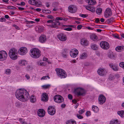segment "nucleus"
Returning <instances> with one entry per match:
<instances>
[{
    "label": "nucleus",
    "mask_w": 124,
    "mask_h": 124,
    "mask_svg": "<svg viewBox=\"0 0 124 124\" xmlns=\"http://www.w3.org/2000/svg\"><path fill=\"white\" fill-rule=\"evenodd\" d=\"M16 98L18 100L23 102L28 100L30 98L28 93L25 90L19 89L17 90L16 93Z\"/></svg>",
    "instance_id": "f257e3e1"
},
{
    "label": "nucleus",
    "mask_w": 124,
    "mask_h": 124,
    "mask_svg": "<svg viewBox=\"0 0 124 124\" xmlns=\"http://www.w3.org/2000/svg\"><path fill=\"white\" fill-rule=\"evenodd\" d=\"M30 54L31 56L34 58H38L40 55V52L39 49L35 48L31 49V50Z\"/></svg>",
    "instance_id": "f03ea898"
},
{
    "label": "nucleus",
    "mask_w": 124,
    "mask_h": 124,
    "mask_svg": "<svg viewBox=\"0 0 124 124\" xmlns=\"http://www.w3.org/2000/svg\"><path fill=\"white\" fill-rule=\"evenodd\" d=\"M57 74L58 77L61 78H64L67 77V74L65 71L61 69L57 68L55 69Z\"/></svg>",
    "instance_id": "7ed1b4c3"
},
{
    "label": "nucleus",
    "mask_w": 124,
    "mask_h": 124,
    "mask_svg": "<svg viewBox=\"0 0 124 124\" xmlns=\"http://www.w3.org/2000/svg\"><path fill=\"white\" fill-rule=\"evenodd\" d=\"M17 51L14 48L11 49L9 51V55L10 58L12 59L15 60L17 58Z\"/></svg>",
    "instance_id": "20e7f679"
},
{
    "label": "nucleus",
    "mask_w": 124,
    "mask_h": 124,
    "mask_svg": "<svg viewBox=\"0 0 124 124\" xmlns=\"http://www.w3.org/2000/svg\"><path fill=\"white\" fill-rule=\"evenodd\" d=\"M74 93L77 96H79L83 95L85 93V91L83 88L79 87L74 89Z\"/></svg>",
    "instance_id": "39448f33"
},
{
    "label": "nucleus",
    "mask_w": 124,
    "mask_h": 124,
    "mask_svg": "<svg viewBox=\"0 0 124 124\" xmlns=\"http://www.w3.org/2000/svg\"><path fill=\"white\" fill-rule=\"evenodd\" d=\"M28 3L31 5H35L38 7H40L42 5L41 2L39 0H29Z\"/></svg>",
    "instance_id": "423d86ee"
},
{
    "label": "nucleus",
    "mask_w": 124,
    "mask_h": 124,
    "mask_svg": "<svg viewBox=\"0 0 124 124\" xmlns=\"http://www.w3.org/2000/svg\"><path fill=\"white\" fill-rule=\"evenodd\" d=\"M54 100L55 102L58 103H61L64 101L62 97L59 95H55L54 97Z\"/></svg>",
    "instance_id": "0eeeda50"
},
{
    "label": "nucleus",
    "mask_w": 124,
    "mask_h": 124,
    "mask_svg": "<svg viewBox=\"0 0 124 124\" xmlns=\"http://www.w3.org/2000/svg\"><path fill=\"white\" fill-rule=\"evenodd\" d=\"M100 45L101 48L104 49H108L109 47V43L105 41H101L100 43Z\"/></svg>",
    "instance_id": "6e6552de"
},
{
    "label": "nucleus",
    "mask_w": 124,
    "mask_h": 124,
    "mask_svg": "<svg viewBox=\"0 0 124 124\" xmlns=\"http://www.w3.org/2000/svg\"><path fill=\"white\" fill-rule=\"evenodd\" d=\"M7 56V53L4 51H0V59L1 60H5Z\"/></svg>",
    "instance_id": "1a4fd4ad"
},
{
    "label": "nucleus",
    "mask_w": 124,
    "mask_h": 124,
    "mask_svg": "<svg viewBox=\"0 0 124 124\" xmlns=\"http://www.w3.org/2000/svg\"><path fill=\"white\" fill-rule=\"evenodd\" d=\"M97 73L99 75L104 76L106 75L107 72L105 69L100 68L98 70Z\"/></svg>",
    "instance_id": "9d476101"
},
{
    "label": "nucleus",
    "mask_w": 124,
    "mask_h": 124,
    "mask_svg": "<svg viewBox=\"0 0 124 124\" xmlns=\"http://www.w3.org/2000/svg\"><path fill=\"white\" fill-rule=\"evenodd\" d=\"M47 111L49 114L51 115H53L55 114L56 110L53 107L51 106L48 107Z\"/></svg>",
    "instance_id": "9b49d317"
},
{
    "label": "nucleus",
    "mask_w": 124,
    "mask_h": 124,
    "mask_svg": "<svg viewBox=\"0 0 124 124\" xmlns=\"http://www.w3.org/2000/svg\"><path fill=\"white\" fill-rule=\"evenodd\" d=\"M28 50L25 47H21L18 51L19 54L23 55L25 54L27 52Z\"/></svg>",
    "instance_id": "f8f14e48"
},
{
    "label": "nucleus",
    "mask_w": 124,
    "mask_h": 124,
    "mask_svg": "<svg viewBox=\"0 0 124 124\" xmlns=\"http://www.w3.org/2000/svg\"><path fill=\"white\" fill-rule=\"evenodd\" d=\"M69 11L71 13H74L77 10V8L76 6L74 5H71L68 7Z\"/></svg>",
    "instance_id": "ddd939ff"
},
{
    "label": "nucleus",
    "mask_w": 124,
    "mask_h": 124,
    "mask_svg": "<svg viewBox=\"0 0 124 124\" xmlns=\"http://www.w3.org/2000/svg\"><path fill=\"white\" fill-rule=\"evenodd\" d=\"M78 50L76 49H73L71 50L70 54L71 57H76L77 55L78 54Z\"/></svg>",
    "instance_id": "4468645a"
},
{
    "label": "nucleus",
    "mask_w": 124,
    "mask_h": 124,
    "mask_svg": "<svg viewBox=\"0 0 124 124\" xmlns=\"http://www.w3.org/2000/svg\"><path fill=\"white\" fill-rule=\"evenodd\" d=\"M105 16L106 18H108L111 16L112 14V12L110 9L107 8L105 12Z\"/></svg>",
    "instance_id": "2eb2a0df"
},
{
    "label": "nucleus",
    "mask_w": 124,
    "mask_h": 124,
    "mask_svg": "<svg viewBox=\"0 0 124 124\" xmlns=\"http://www.w3.org/2000/svg\"><path fill=\"white\" fill-rule=\"evenodd\" d=\"M58 39L61 41H65L67 39L66 36L62 33H59L58 35Z\"/></svg>",
    "instance_id": "dca6fc26"
},
{
    "label": "nucleus",
    "mask_w": 124,
    "mask_h": 124,
    "mask_svg": "<svg viewBox=\"0 0 124 124\" xmlns=\"http://www.w3.org/2000/svg\"><path fill=\"white\" fill-rule=\"evenodd\" d=\"M99 103L100 104H102L106 101V98L103 95H100L98 98Z\"/></svg>",
    "instance_id": "f3484780"
},
{
    "label": "nucleus",
    "mask_w": 124,
    "mask_h": 124,
    "mask_svg": "<svg viewBox=\"0 0 124 124\" xmlns=\"http://www.w3.org/2000/svg\"><path fill=\"white\" fill-rule=\"evenodd\" d=\"M45 110L42 109H40L38 111V116L41 117H43L45 115Z\"/></svg>",
    "instance_id": "a211bd4d"
},
{
    "label": "nucleus",
    "mask_w": 124,
    "mask_h": 124,
    "mask_svg": "<svg viewBox=\"0 0 124 124\" xmlns=\"http://www.w3.org/2000/svg\"><path fill=\"white\" fill-rule=\"evenodd\" d=\"M46 40V36L45 35H41L39 37V41L41 43H44Z\"/></svg>",
    "instance_id": "6ab92c4d"
},
{
    "label": "nucleus",
    "mask_w": 124,
    "mask_h": 124,
    "mask_svg": "<svg viewBox=\"0 0 124 124\" xmlns=\"http://www.w3.org/2000/svg\"><path fill=\"white\" fill-rule=\"evenodd\" d=\"M48 95L45 93H43L42 94L41 100L42 101H47L48 100Z\"/></svg>",
    "instance_id": "aec40b11"
},
{
    "label": "nucleus",
    "mask_w": 124,
    "mask_h": 124,
    "mask_svg": "<svg viewBox=\"0 0 124 124\" xmlns=\"http://www.w3.org/2000/svg\"><path fill=\"white\" fill-rule=\"evenodd\" d=\"M109 66L114 71H117L118 70V66L112 63L109 64Z\"/></svg>",
    "instance_id": "412c9836"
},
{
    "label": "nucleus",
    "mask_w": 124,
    "mask_h": 124,
    "mask_svg": "<svg viewBox=\"0 0 124 124\" xmlns=\"http://www.w3.org/2000/svg\"><path fill=\"white\" fill-rule=\"evenodd\" d=\"M81 43L82 45L85 46L88 45V41L86 39H81Z\"/></svg>",
    "instance_id": "4be33fe9"
},
{
    "label": "nucleus",
    "mask_w": 124,
    "mask_h": 124,
    "mask_svg": "<svg viewBox=\"0 0 124 124\" xmlns=\"http://www.w3.org/2000/svg\"><path fill=\"white\" fill-rule=\"evenodd\" d=\"M85 8L86 9L92 12H95V8L93 7L87 6H85Z\"/></svg>",
    "instance_id": "5701e85b"
},
{
    "label": "nucleus",
    "mask_w": 124,
    "mask_h": 124,
    "mask_svg": "<svg viewBox=\"0 0 124 124\" xmlns=\"http://www.w3.org/2000/svg\"><path fill=\"white\" fill-rule=\"evenodd\" d=\"M27 63V62L23 60H20L19 62V65L22 66H25Z\"/></svg>",
    "instance_id": "b1692460"
},
{
    "label": "nucleus",
    "mask_w": 124,
    "mask_h": 124,
    "mask_svg": "<svg viewBox=\"0 0 124 124\" xmlns=\"http://www.w3.org/2000/svg\"><path fill=\"white\" fill-rule=\"evenodd\" d=\"M115 50L118 52H121L124 49V46H118L115 48Z\"/></svg>",
    "instance_id": "393cba45"
},
{
    "label": "nucleus",
    "mask_w": 124,
    "mask_h": 124,
    "mask_svg": "<svg viewBox=\"0 0 124 124\" xmlns=\"http://www.w3.org/2000/svg\"><path fill=\"white\" fill-rule=\"evenodd\" d=\"M87 57V54L85 53H82L80 55V58L81 59H85Z\"/></svg>",
    "instance_id": "a878e982"
},
{
    "label": "nucleus",
    "mask_w": 124,
    "mask_h": 124,
    "mask_svg": "<svg viewBox=\"0 0 124 124\" xmlns=\"http://www.w3.org/2000/svg\"><path fill=\"white\" fill-rule=\"evenodd\" d=\"M90 37L91 39L94 41H97L98 39L97 36L94 34L90 35Z\"/></svg>",
    "instance_id": "bb28decb"
},
{
    "label": "nucleus",
    "mask_w": 124,
    "mask_h": 124,
    "mask_svg": "<svg viewBox=\"0 0 124 124\" xmlns=\"http://www.w3.org/2000/svg\"><path fill=\"white\" fill-rule=\"evenodd\" d=\"M67 50L66 49H64L63 50L62 52V56L64 58H66L67 57Z\"/></svg>",
    "instance_id": "cd10ccee"
},
{
    "label": "nucleus",
    "mask_w": 124,
    "mask_h": 124,
    "mask_svg": "<svg viewBox=\"0 0 124 124\" xmlns=\"http://www.w3.org/2000/svg\"><path fill=\"white\" fill-rule=\"evenodd\" d=\"M59 24L56 23L55 22H53L52 24L50 25V27L53 28H58V26Z\"/></svg>",
    "instance_id": "c85d7f7f"
},
{
    "label": "nucleus",
    "mask_w": 124,
    "mask_h": 124,
    "mask_svg": "<svg viewBox=\"0 0 124 124\" xmlns=\"http://www.w3.org/2000/svg\"><path fill=\"white\" fill-rule=\"evenodd\" d=\"M44 29L43 27L41 26H39L38 28H36V31L39 33H41L43 31Z\"/></svg>",
    "instance_id": "c756f323"
},
{
    "label": "nucleus",
    "mask_w": 124,
    "mask_h": 124,
    "mask_svg": "<svg viewBox=\"0 0 124 124\" xmlns=\"http://www.w3.org/2000/svg\"><path fill=\"white\" fill-rule=\"evenodd\" d=\"M86 2L88 3L89 5H94L96 3L95 1H93V0H89L88 1H86Z\"/></svg>",
    "instance_id": "7c9ffc66"
},
{
    "label": "nucleus",
    "mask_w": 124,
    "mask_h": 124,
    "mask_svg": "<svg viewBox=\"0 0 124 124\" xmlns=\"http://www.w3.org/2000/svg\"><path fill=\"white\" fill-rule=\"evenodd\" d=\"M120 124L117 119L111 121L110 123V124Z\"/></svg>",
    "instance_id": "2f4dec72"
},
{
    "label": "nucleus",
    "mask_w": 124,
    "mask_h": 124,
    "mask_svg": "<svg viewBox=\"0 0 124 124\" xmlns=\"http://www.w3.org/2000/svg\"><path fill=\"white\" fill-rule=\"evenodd\" d=\"M66 124H76L75 121L72 120H70L67 121L66 122Z\"/></svg>",
    "instance_id": "473e14b6"
},
{
    "label": "nucleus",
    "mask_w": 124,
    "mask_h": 124,
    "mask_svg": "<svg viewBox=\"0 0 124 124\" xmlns=\"http://www.w3.org/2000/svg\"><path fill=\"white\" fill-rule=\"evenodd\" d=\"M92 108L93 111L95 112H97L98 111L99 109L98 107L96 106H93Z\"/></svg>",
    "instance_id": "72a5a7b5"
},
{
    "label": "nucleus",
    "mask_w": 124,
    "mask_h": 124,
    "mask_svg": "<svg viewBox=\"0 0 124 124\" xmlns=\"http://www.w3.org/2000/svg\"><path fill=\"white\" fill-rule=\"evenodd\" d=\"M91 48L93 50H97L98 49V46L95 44H93L91 45Z\"/></svg>",
    "instance_id": "f704fd0d"
},
{
    "label": "nucleus",
    "mask_w": 124,
    "mask_h": 124,
    "mask_svg": "<svg viewBox=\"0 0 124 124\" xmlns=\"http://www.w3.org/2000/svg\"><path fill=\"white\" fill-rule=\"evenodd\" d=\"M102 9L100 8H98L96 10V13L98 15H100L102 13Z\"/></svg>",
    "instance_id": "c9c22d12"
},
{
    "label": "nucleus",
    "mask_w": 124,
    "mask_h": 124,
    "mask_svg": "<svg viewBox=\"0 0 124 124\" xmlns=\"http://www.w3.org/2000/svg\"><path fill=\"white\" fill-rule=\"evenodd\" d=\"M11 73V70L9 69H6L5 71V74L7 75H10Z\"/></svg>",
    "instance_id": "e433bc0d"
},
{
    "label": "nucleus",
    "mask_w": 124,
    "mask_h": 124,
    "mask_svg": "<svg viewBox=\"0 0 124 124\" xmlns=\"http://www.w3.org/2000/svg\"><path fill=\"white\" fill-rule=\"evenodd\" d=\"M30 101L31 102H34L36 101L35 97L32 95L30 97Z\"/></svg>",
    "instance_id": "4c0bfd02"
},
{
    "label": "nucleus",
    "mask_w": 124,
    "mask_h": 124,
    "mask_svg": "<svg viewBox=\"0 0 124 124\" xmlns=\"http://www.w3.org/2000/svg\"><path fill=\"white\" fill-rule=\"evenodd\" d=\"M114 18L112 17L109 19H108L106 21V22L108 23H110L113 22L114 21Z\"/></svg>",
    "instance_id": "58836bf2"
},
{
    "label": "nucleus",
    "mask_w": 124,
    "mask_h": 124,
    "mask_svg": "<svg viewBox=\"0 0 124 124\" xmlns=\"http://www.w3.org/2000/svg\"><path fill=\"white\" fill-rule=\"evenodd\" d=\"M124 113V111L123 110L118 111L117 112V113L119 116H120L122 117H123V115Z\"/></svg>",
    "instance_id": "ea45409f"
},
{
    "label": "nucleus",
    "mask_w": 124,
    "mask_h": 124,
    "mask_svg": "<svg viewBox=\"0 0 124 124\" xmlns=\"http://www.w3.org/2000/svg\"><path fill=\"white\" fill-rule=\"evenodd\" d=\"M42 12L45 14H50L51 13L50 11L47 10H43Z\"/></svg>",
    "instance_id": "a19ab883"
},
{
    "label": "nucleus",
    "mask_w": 124,
    "mask_h": 124,
    "mask_svg": "<svg viewBox=\"0 0 124 124\" xmlns=\"http://www.w3.org/2000/svg\"><path fill=\"white\" fill-rule=\"evenodd\" d=\"M59 5V4L57 2H54L53 4V6L54 8H57Z\"/></svg>",
    "instance_id": "79ce46f5"
},
{
    "label": "nucleus",
    "mask_w": 124,
    "mask_h": 124,
    "mask_svg": "<svg viewBox=\"0 0 124 124\" xmlns=\"http://www.w3.org/2000/svg\"><path fill=\"white\" fill-rule=\"evenodd\" d=\"M119 66L122 68L124 69V62H120L119 64Z\"/></svg>",
    "instance_id": "37998d69"
},
{
    "label": "nucleus",
    "mask_w": 124,
    "mask_h": 124,
    "mask_svg": "<svg viewBox=\"0 0 124 124\" xmlns=\"http://www.w3.org/2000/svg\"><path fill=\"white\" fill-rule=\"evenodd\" d=\"M7 8L8 9H15L16 8L15 7L12 6H9Z\"/></svg>",
    "instance_id": "c03bdc74"
},
{
    "label": "nucleus",
    "mask_w": 124,
    "mask_h": 124,
    "mask_svg": "<svg viewBox=\"0 0 124 124\" xmlns=\"http://www.w3.org/2000/svg\"><path fill=\"white\" fill-rule=\"evenodd\" d=\"M50 87V85H43L42 86V87L43 88L45 89H47L49 88Z\"/></svg>",
    "instance_id": "a18cd8bd"
},
{
    "label": "nucleus",
    "mask_w": 124,
    "mask_h": 124,
    "mask_svg": "<svg viewBox=\"0 0 124 124\" xmlns=\"http://www.w3.org/2000/svg\"><path fill=\"white\" fill-rule=\"evenodd\" d=\"M79 16L83 17V18H85L87 17L88 16L86 14H80L79 15Z\"/></svg>",
    "instance_id": "49530a36"
},
{
    "label": "nucleus",
    "mask_w": 124,
    "mask_h": 124,
    "mask_svg": "<svg viewBox=\"0 0 124 124\" xmlns=\"http://www.w3.org/2000/svg\"><path fill=\"white\" fill-rule=\"evenodd\" d=\"M47 18H48L52 19L53 20H54V17H53L51 15H49L47 16Z\"/></svg>",
    "instance_id": "de8ad7c7"
},
{
    "label": "nucleus",
    "mask_w": 124,
    "mask_h": 124,
    "mask_svg": "<svg viewBox=\"0 0 124 124\" xmlns=\"http://www.w3.org/2000/svg\"><path fill=\"white\" fill-rule=\"evenodd\" d=\"M19 121L21 122V123L23 124H27V123L24 121V120H22L21 118H20Z\"/></svg>",
    "instance_id": "09e8293b"
},
{
    "label": "nucleus",
    "mask_w": 124,
    "mask_h": 124,
    "mask_svg": "<svg viewBox=\"0 0 124 124\" xmlns=\"http://www.w3.org/2000/svg\"><path fill=\"white\" fill-rule=\"evenodd\" d=\"M114 78V76L112 74H110L109 76V79L110 80H112Z\"/></svg>",
    "instance_id": "8fccbe9b"
},
{
    "label": "nucleus",
    "mask_w": 124,
    "mask_h": 124,
    "mask_svg": "<svg viewBox=\"0 0 124 124\" xmlns=\"http://www.w3.org/2000/svg\"><path fill=\"white\" fill-rule=\"evenodd\" d=\"M85 111V110L84 109L79 111L78 113L79 114L81 115L83 114Z\"/></svg>",
    "instance_id": "3c124183"
},
{
    "label": "nucleus",
    "mask_w": 124,
    "mask_h": 124,
    "mask_svg": "<svg viewBox=\"0 0 124 124\" xmlns=\"http://www.w3.org/2000/svg\"><path fill=\"white\" fill-rule=\"evenodd\" d=\"M15 105L18 107H20L21 105V104L20 103L17 102L15 103Z\"/></svg>",
    "instance_id": "603ef678"
},
{
    "label": "nucleus",
    "mask_w": 124,
    "mask_h": 124,
    "mask_svg": "<svg viewBox=\"0 0 124 124\" xmlns=\"http://www.w3.org/2000/svg\"><path fill=\"white\" fill-rule=\"evenodd\" d=\"M37 64L39 65H40V66H43V63L41 60L40 61L38 62Z\"/></svg>",
    "instance_id": "864d4df0"
},
{
    "label": "nucleus",
    "mask_w": 124,
    "mask_h": 124,
    "mask_svg": "<svg viewBox=\"0 0 124 124\" xmlns=\"http://www.w3.org/2000/svg\"><path fill=\"white\" fill-rule=\"evenodd\" d=\"M77 117L79 119H82L83 118V116L81 115H80L78 114H77Z\"/></svg>",
    "instance_id": "5fc2aeb1"
},
{
    "label": "nucleus",
    "mask_w": 124,
    "mask_h": 124,
    "mask_svg": "<svg viewBox=\"0 0 124 124\" xmlns=\"http://www.w3.org/2000/svg\"><path fill=\"white\" fill-rule=\"evenodd\" d=\"M55 23H58L59 24V25H62V23H60V22L58 21V20H56L55 19Z\"/></svg>",
    "instance_id": "6e6d98bb"
},
{
    "label": "nucleus",
    "mask_w": 124,
    "mask_h": 124,
    "mask_svg": "<svg viewBox=\"0 0 124 124\" xmlns=\"http://www.w3.org/2000/svg\"><path fill=\"white\" fill-rule=\"evenodd\" d=\"M108 57L109 58L111 59H112L113 57H114V55L113 54H110L108 55Z\"/></svg>",
    "instance_id": "4d7b16f0"
},
{
    "label": "nucleus",
    "mask_w": 124,
    "mask_h": 124,
    "mask_svg": "<svg viewBox=\"0 0 124 124\" xmlns=\"http://www.w3.org/2000/svg\"><path fill=\"white\" fill-rule=\"evenodd\" d=\"M64 30L67 31H71L72 30V28H70L69 27L64 28Z\"/></svg>",
    "instance_id": "13d9d810"
},
{
    "label": "nucleus",
    "mask_w": 124,
    "mask_h": 124,
    "mask_svg": "<svg viewBox=\"0 0 124 124\" xmlns=\"http://www.w3.org/2000/svg\"><path fill=\"white\" fill-rule=\"evenodd\" d=\"M86 115L87 116H89L91 115L90 112L89 111H87L86 113Z\"/></svg>",
    "instance_id": "bf43d9fd"
},
{
    "label": "nucleus",
    "mask_w": 124,
    "mask_h": 124,
    "mask_svg": "<svg viewBox=\"0 0 124 124\" xmlns=\"http://www.w3.org/2000/svg\"><path fill=\"white\" fill-rule=\"evenodd\" d=\"M68 98L70 100H71L72 99V96L70 94H69L68 95Z\"/></svg>",
    "instance_id": "052dcab7"
},
{
    "label": "nucleus",
    "mask_w": 124,
    "mask_h": 124,
    "mask_svg": "<svg viewBox=\"0 0 124 124\" xmlns=\"http://www.w3.org/2000/svg\"><path fill=\"white\" fill-rule=\"evenodd\" d=\"M48 78L49 79L50 78V77L48 76H44L41 79H45L46 78Z\"/></svg>",
    "instance_id": "680f3d73"
},
{
    "label": "nucleus",
    "mask_w": 124,
    "mask_h": 124,
    "mask_svg": "<svg viewBox=\"0 0 124 124\" xmlns=\"http://www.w3.org/2000/svg\"><path fill=\"white\" fill-rule=\"evenodd\" d=\"M6 20L4 18H1L0 19V22H5Z\"/></svg>",
    "instance_id": "e2e57ef3"
},
{
    "label": "nucleus",
    "mask_w": 124,
    "mask_h": 124,
    "mask_svg": "<svg viewBox=\"0 0 124 124\" xmlns=\"http://www.w3.org/2000/svg\"><path fill=\"white\" fill-rule=\"evenodd\" d=\"M62 20V17H57L55 18V20Z\"/></svg>",
    "instance_id": "0e129e2a"
},
{
    "label": "nucleus",
    "mask_w": 124,
    "mask_h": 124,
    "mask_svg": "<svg viewBox=\"0 0 124 124\" xmlns=\"http://www.w3.org/2000/svg\"><path fill=\"white\" fill-rule=\"evenodd\" d=\"M82 27V26L81 25H79L77 27V28L78 30H80L81 29Z\"/></svg>",
    "instance_id": "69168bd1"
},
{
    "label": "nucleus",
    "mask_w": 124,
    "mask_h": 124,
    "mask_svg": "<svg viewBox=\"0 0 124 124\" xmlns=\"http://www.w3.org/2000/svg\"><path fill=\"white\" fill-rule=\"evenodd\" d=\"M27 23H31L33 24L34 23V22L33 21H27Z\"/></svg>",
    "instance_id": "338daca9"
},
{
    "label": "nucleus",
    "mask_w": 124,
    "mask_h": 124,
    "mask_svg": "<svg viewBox=\"0 0 124 124\" xmlns=\"http://www.w3.org/2000/svg\"><path fill=\"white\" fill-rule=\"evenodd\" d=\"M46 7L47 8H49L50 7V4L48 2H47L46 3Z\"/></svg>",
    "instance_id": "774afa93"
}]
</instances>
